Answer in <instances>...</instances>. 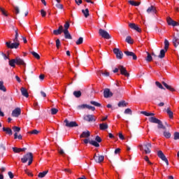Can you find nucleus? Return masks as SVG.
Instances as JSON below:
<instances>
[{
    "instance_id": "nucleus-22",
    "label": "nucleus",
    "mask_w": 179,
    "mask_h": 179,
    "mask_svg": "<svg viewBox=\"0 0 179 179\" xmlns=\"http://www.w3.org/2000/svg\"><path fill=\"white\" fill-rule=\"evenodd\" d=\"M22 94L24 97H29V92H27V90L24 87H21L20 89Z\"/></svg>"
},
{
    "instance_id": "nucleus-36",
    "label": "nucleus",
    "mask_w": 179,
    "mask_h": 179,
    "mask_svg": "<svg viewBox=\"0 0 179 179\" xmlns=\"http://www.w3.org/2000/svg\"><path fill=\"white\" fill-rule=\"evenodd\" d=\"M90 104H92V106H94L95 107H101V104H100V103L95 101H91Z\"/></svg>"
},
{
    "instance_id": "nucleus-56",
    "label": "nucleus",
    "mask_w": 179,
    "mask_h": 179,
    "mask_svg": "<svg viewBox=\"0 0 179 179\" xmlns=\"http://www.w3.org/2000/svg\"><path fill=\"white\" fill-rule=\"evenodd\" d=\"M14 138H15V139H22V135L20 134V135L17 136V133H15Z\"/></svg>"
},
{
    "instance_id": "nucleus-37",
    "label": "nucleus",
    "mask_w": 179,
    "mask_h": 179,
    "mask_svg": "<svg viewBox=\"0 0 179 179\" xmlns=\"http://www.w3.org/2000/svg\"><path fill=\"white\" fill-rule=\"evenodd\" d=\"M0 90L2 92H6V87L3 85V81H0Z\"/></svg>"
},
{
    "instance_id": "nucleus-64",
    "label": "nucleus",
    "mask_w": 179,
    "mask_h": 179,
    "mask_svg": "<svg viewBox=\"0 0 179 179\" xmlns=\"http://www.w3.org/2000/svg\"><path fill=\"white\" fill-rule=\"evenodd\" d=\"M8 176H9V178H10V179H12V178H13V177H15V176H13V173L12 172H10V171H9V172L8 173Z\"/></svg>"
},
{
    "instance_id": "nucleus-23",
    "label": "nucleus",
    "mask_w": 179,
    "mask_h": 179,
    "mask_svg": "<svg viewBox=\"0 0 179 179\" xmlns=\"http://www.w3.org/2000/svg\"><path fill=\"white\" fill-rule=\"evenodd\" d=\"M90 136V131H83L81 135L80 136V138H89Z\"/></svg>"
},
{
    "instance_id": "nucleus-26",
    "label": "nucleus",
    "mask_w": 179,
    "mask_h": 179,
    "mask_svg": "<svg viewBox=\"0 0 179 179\" xmlns=\"http://www.w3.org/2000/svg\"><path fill=\"white\" fill-rule=\"evenodd\" d=\"M157 124H158L157 128L159 129H166V127H164V125H163V122H161V120H158V122H157Z\"/></svg>"
},
{
    "instance_id": "nucleus-39",
    "label": "nucleus",
    "mask_w": 179,
    "mask_h": 179,
    "mask_svg": "<svg viewBox=\"0 0 179 179\" xmlns=\"http://www.w3.org/2000/svg\"><path fill=\"white\" fill-rule=\"evenodd\" d=\"M31 54L34 57V58H36V59H40V55H38L37 52L32 51L31 52Z\"/></svg>"
},
{
    "instance_id": "nucleus-51",
    "label": "nucleus",
    "mask_w": 179,
    "mask_h": 179,
    "mask_svg": "<svg viewBox=\"0 0 179 179\" xmlns=\"http://www.w3.org/2000/svg\"><path fill=\"white\" fill-rule=\"evenodd\" d=\"M126 42L128 43V44H132V38H131V36L126 38Z\"/></svg>"
},
{
    "instance_id": "nucleus-41",
    "label": "nucleus",
    "mask_w": 179,
    "mask_h": 179,
    "mask_svg": "<svg viewBox=\"0 0 179 179\" xmlns=\"http://www.w3.org/2000/svg\"><path fill=\"white\" fill-rule=\"evenodd\" d=\"M83 37H80L78 38V40L76 42V44H77V45H80V44H83Z\"/></svg>"
},
{
    "instance_id": "nucleus-13",
    "label": "nucleus",
    "mask_w": 179,
    "mask_h": 179,
    "mask_svg": "<svg viewBox=\"0 0 179 179\" xmlns=\"http://www.w3.org/2000/svg\"><path fill=\"white\" fill-rule=\"evenodd\" d=\"M129 27L130 29H132L133 30H136V31H138V33H141L142 30L136 25L135 23H129Z\"/></svg>"
},
{
    "instance_id": "nucleus-59",
    "label": "nucleus",
    "mask_w": 179,
    "mask_h": 179,
    "mask_svg": "<svg viewBox=\"0 0 179 179\" xmlns=\"http://www.w3.org/2000/svg\"><path fill=\"white\" fill-rule=\"evenodd\" d=\"M56 8H57V9H64V6L61 3H57Z\"/></svg>"
},
{
    "instance_id": "nucleus-49",
    "label": "nucleus",
    "mask_w": 179,
    "mask_h": 179,
    "mask_svg": "<svg viewBox=\"0 0 179 179\" xmlns=\"http://www.w3.org/2000/svg\"><path fill=\"white\" fill-rule=\"evenodd\" d=\"M155 85L156 86H157V87H159V89H164V87H163V85L159 82V81H156L155 82Z\"/></svg>"
},
{
    "instance_id": "nucleus-21",
    "label": "nucleus",
    "mask_w": 179,
    "mask_h": 179,
    "mask_svg": "<svg viewBox=\"0 0 179 179\" xmlns=\"http://www.w3.org/2000/svg\"><path fill=\"white\" fill-rule=\"evenodd\" d=\"M99 129L101 131H106V129H108V124L107 123L99 124Z\"/></svg>"
},
{
    "instance_id": "nucleus-55",
    "label": "nucleus",
    "mask_w": 179,
    "mask_h": 179,
    "mask_svg": "<svg viewBox=\"0 0 179 179\" xmlns=\"http://www.w3.org/2000/svg\"><path fill=\"white\" fill-rule=\"evenodd\" d=\"M88 110H92V111H94L96 110V108L94 106H89L87 104V108Z\"/></svg>"
},
{
    "instance_id": "nucleus-50",
    "label": "nucleus",
    "mask_w": 179,
    "mask_h": 179,
    "mask_svg": "<svg viewBox=\"0 0 179 179\" xmlns=\"http://www.w3.org/2000/svg\"><path fill=\"white\" fill-rule=\"evenodd\" d=\"M0 10H1L2 15H3L4 16H8V13H6L5 9H3L2 7H0Z\"/></svg>"
},
{
    "instance_id": "nucleus-44",
    "label": "nucleus",
    "mask_w": 179,
    "mask_h": 179,
    "mask_svg": "<svg viewBox=\"0 0 179 179\" xmlns=\"http://www.w3.org/2000/svg\"><path fill=\"white\" fill-rule=\"evenodd\" d=\"M15 38L13 39V41H19V32L17 31V29H15Z\"/></svg>"
},
{
    "instance_id": "nucleus-16",
    "label": "nucleus",
    "mask_w": 179,
    "mask_h": 179,
    "mask_svg": "<svg viewBox=\"0 0 179 179\" xmlns=\"http://www.w3.org/2000/svg\"><path fill=\"white\" fill-rule=\"evenodd\" d=\"M173 44L174 45V47H178V45H179V34H177L176 36H173Z\"/></svg>"
},
{
    "instance_id": "nucleus-1",
    "label": "nucleus",
    "mask_w": 179,
    "mask_h": 179,
    "mask_svg": "<svg viewBox=\"0 0 179 179\" xmlns=\"http://www.w3.org/2000/svg\"><path fill=\"white\" fill-rule=\"evenodd\" d=\"M141 114H143V115H145V117H148V121L152 124H157V122H159V119L156 118L155 117V113H148L146 111H141Z\"/></svg>"
},
{
    "instance_id": "nucleus-5",
    "label": "nucleus",
    "mask_w": 179,
    "mask_h": 179,
    "mask_svg": "<svg viewBox=\"0 0 179 179\" xmlns=\"http://www.w3.org/2000/svg\"><path fill=\"white\" fill-rule=\"evenodd\" d=\"M99 34L101 36V37L106 38V40H110V38H111V35H110L107 31L103 29H99Z\"/></svg>"
},
{
    "instance_id": "nucleus-12",
    "label": "nucleus",
    "mask_w": 179,
    "mask_h": 179,
    "mask_svg": "<svg viewBox=\"0 0 179 179\" xmlns=\"http://www.w3.org/2000/svg\"><path fill=\"white\" fill-rule=\"evenodd\" d=\"M22 114V110H20V108H16L15 110L12 112V117H17L19 115Z\"/></svg>"
},
{
    "instance_id": "nucleus-30",
    "label": "nucleus",
    "mask_w": 179,
    "mask_h": 179,
    "mask_svg": "<svg viewBox=\"0 0 179 179\" xmlns=\"http://www.w3.org/2000/svg\"><path fill=\"white\" fill-rule=\"evenodd\" d=\"M48 173V171H45L43 172H41L38 173V177L39 178H44V176H47Z\"/></svg>"
},
{
    "instance_id": "nucleus-17",
    "label": "nucleus",
    "mask_w": 179,
    "mask_h": 179,
    "mask_svg": "<svg viewBox=\"0 0 179 179\" xmlns=\"http://www.w3.org/2000/svg\"><path fill=\"white\" fill-rule=\"evenodd\" d=\"M147 13L156 14L157 13V10H156V7H155L154 6H151L147 9Z\"/></svg>"
},
{
    "instance_id": "nucleus-24",
    "label": "nucleus",
    "mask_w": 179,
    "mask_h": 179,
    "mask_svg": "<svg viewBox=\"0 0 179 179\" xmlns=\"http://www.w3.org/2000/svg\"><path fill=\"white\" fill-rule=\"evenodd\" d=\"M166 52H167V50L166 49H162L160 50V54L158 56V58H164L166 55Z\"/></svg>"
},
{
    "instance_id": "nucleus-63",
    "label": "nucleus",
    "mask_w": 179,
    "mask_h": 179,
    "mask_svg": "<svg viewBox=\"0 0 179 179\" xmlns=\"http://www.w3.org/2000/svg\"><path fill=\"white\" fill-rule=\"evenodd\" d=\"M95 141H96V142H99L100 143V142H101V138H100V136H96L95 138Z\"/></svg>"
},
{
    "instance_id": "nucleus-28",
    "label": "nucleus",
    "mask_w": 179,
    "mask_h": 179,
    "mask_svg": "<svg viewBox=\"0 0 179 179\" xmlns=\"http://www.w3.org/2000/svg\"><path fill=\"white\" fill-rule=\"evenodd\" d=\"M118 107H127L128 106V103L125 102V101H121L117 103Z\"/></svg>"
},
{
    "instance_id": "nucleus-46",
    "label": "nucleus",
    "mask_w": 179,
    "mask_h": 179,
    "mask_svg": "<svg viewBox=\"0 0 179 179\" xmlns=\"http://www.w3.org/2000/svg\"><path fill=\"white\" fill-rule=\"evenodd\" d=\"M124 114H129V115H132V110L131 108H127L124 110Z\"/></svg>"
},
{
    "instance_id": "nucleus-10",
    "label": "nucleus",
    "mask_w": 179,
    "mask_h": 179,
    "mask_svg": "<svg viewBox=\"0 0 179 179\" xmlns=\"http://www.w3.org/2000/svg\"><path fill=\"white\" fill-rule=\"evenodd\" d=\"M103 96L105 99H108V97H113V92L110 91V89L106 88L103 90Z\"/></svg>"
},
{
    "instance_id": "nucleus-33",
    "label": "nucleus",
    "mask_w": 179,
    "mask_h": 179,
    "mask_svg": "<svg viewBox=\"0 0 179 179\" xmlns=\"http://www.w3.org/2000/svg\"><path fill=\"white\" fill-rule=\"evenodd\" d=\"M73 96L76 97L77 99H79L80 96H82V92L80 91H74L73 93Z\"/></svg>"
},
{
    "instance_id": "nucleus-2",
    "label": "nucleus",
    "mask_w": 179,
    "mask_h": 179,
    "mask_svg": "<svg viewBox=\"0 0 179 179\" xmlns=\"http://www.w3.org/2000/svg\"><path fill=\"white\" fill-rule=\"evenodd\" d=\"M21 161L22 163H27L28 162V166H30L31 163H33V153H27L22 158H21Z\"/></svg>"
},
{
    "instance_id": "nucleus-58",
    "label": "nucleus",
    "mask_w": 179,
    "mask_h": 179,
    "mask_svg": "<svg viewBox=\"0 0 179 179\" xmlns=\"http://www.w3.org/2000/svg\"><path fill=\"white\" fill-rule=\"evenodd\" d=\"M14 9L15 10L16 15H19L20 13V10L19 9V7L17 6H14Z\"/></svg>"
},
{
    "instance_id": "nucleus-4",
    "label": "nucleus",
    "mask_w": 179,
    "mask_h": 179,
    "mask_svg": "<svg viewBox=\"0 0 179 179\" xmlns=\"http://www.w3.org/2000/svg\"><path fill=\"white\" fill-rule=\"evenodd\" d=\"M64 122L65 124V127L67 128H76V127H79L78 122L75 121H69L68 119H66Z\"/></svg>"
},
{
    "instance_id": "nucleus-15",
    "label": "nucleus",
    "mask_w": 179,
    "mask_h": 179,
    "mask_svg": "<svg viewBox=\"0 0 179 179\" xmlns=\"http://www.w3.org/2000/svg\"><path fill=\"white\" fill-rule=\"evenodd\" d=\"M124 54H125V55H127V57H132V58H133V59H134V61H136V59H138V57H136V55H135V53H134V52L124 51Z\"/></svg>"
},
{
    "instance_id": "nucleus-40",
    "label": "nucleus",
    "mask_w": 179,
    "mask_h": 179,
    "mask_svg": "<svg viewBox=\"0 0 179 179\" xmlns=\"http://www.w3.org/2000/svg\"><path fill=\"white\" fill-rule=\"evenodd\" d=\"M169 45H170V43L168 41L167 39L164 40V50H169Z\"/></svg>"
},
{
    "instance_id": "nucleus-34",
    "label": "nucleus",
    "mask_w": 179,
    "mask_h": 179,
    "mask_svg": "<svg viewBox=\"0 0 179 179\" xmlns=\"http://www.w3.org/2000/svg\"><path fill=\"white\" fill-rule=\"evenodd\" d=\"M153 59V57H152V55H150V53L147 52V57L145 59V61H147V62H152Z\"/></svg>"
},
{
    "instance_id": "nucleus-8",
    "label": "nucleus",
    "mask_w": 179,
    "mask_h": 179,
    "mask_svg": "<svg viewBox=\"0 0 179 179\" xmlns=\"http://www.w3.org/2000/svg\"><path fill=\"white\" fill-rule=\"evenodd\" d=\"M113 52L115 55H116V58H117V59H122V57L124 56V54L121 50H120V49L118 48L113 49Z\"/></svg>"
},
{
    "instance_id": "nucleus-60",
    "label": "nucleus",
    "mask_w": 179,
    "mask_h": 179,
    "mask_svg": "<svg viewBox=\"0 0 179 179\" xmlns=\"http://www.w3.org/2000/svg\"><path fill=\"white\" fill-rule=\"evenodd\" d=\"M24 172L26 173V174H27V176H29L30 177H33V173L30 171H29V170L25 169Z\"/></svg>"
},
{
    "instance_id": "nucleus-53",
    "label": "nucleus",
    "mask_w": 179,
    "mask_h": 179,
    "mask_svg": "<svg viewBox=\"0 0 179 179\" xmlns=\"http://www.w3.org/2000/svg\"><path fill=\"white\" fill-rule=\"evenodd\" d=\"M173 139L175 141H178V139H179V132H175L174 133V138Z\"/></svg>"
},
{
    "instance_id": "nucleus-43",
    "label": "nucleus",
    "mask_w": 179,
    "mask_h": 179,
    "mask_svg": "<svg viewBox=\"0 0 179 179\" xmlns=\"http://www.w3.org/2000/svg\"><path fill=\"white\" fill-rule=\"evenodd\" d=\"M13 150L15 153H20V152H22V148H17L16 147H13Z\"/></svg>"
},
{
    "instance_id": "nucleus-47",
    "label": "nucleus",
    "mask_w": 179,
    "mask_h": 179,
    "mask_svg": "<svg viewBox=\"0 0 179 179\" xmlns=\"http://www.w3.org/2000/svg\"><path fill=\"white\" fill-rule=\"evenodd\" d=\"M87 108V104H82L78 106V110H85Z\"/></svg>"
},
{
    "instance_id": "nucleus-20",
    "label": "nucleus",
    "mask_w": 179,
    "mask_h": 179,
    "mask_svg": "<svg viewBox=\"0 0 179 179\" xmlns=\"http://www.w3.org/2000/svg\"><path fill=\"white\" fill-rule=\"evenodd\" d=\"M63 33L64 34L65 38H67L68 40H72V36H71V34H69V30H64Z\"/></svg>"
},
{
    "instance_id": "nucleus-57",
    "label": "nucleus",
    "mask_w": 179,
    "mask_h": 179,
    "mask_svg": "<svg viewBox=\"0 0 179 179\" xmlns=\"http://www.w3.org/2000/svg\"><path fill=\"white\" fill-rule=\"evenodd\" d=\"M61 45V41L59 39L56 40V47L57 48H59V46Z\"/></svg>"
},
{
    "instance_id": "nucleus-7",
    "label": "nucleus",
    "mask_w": 179,
    "mask_h": 179,
    "mask_svg": "<svg viewBox=\"0 0 179 179\" xmlns=\"http://www.w3.org/2000/svg\"><path fill=\"white\" fill-rule=\"evenodd\" d=\"M6 45L8 47V48H18L20 45L19 41H14V43H10V42H6Z\"/></svg>"
},
{
    "instance_id": "nucleus-19",
    "label": "nucleus",
    "mask_w": 179,
    "mask_h": 179,
    "mask_svg": "<svg viewBox=\"0 0 179 179\" xmlns=\"http://www.w3.org/2000/svg\"><path fill=\"white\" fill-rule=\"evenodd\" d=\"M84 120L85 121H88V122H92V121H96L94 120V116L93 115H87L85 117H84Z\"/></svg>"
},
{
    "instance_id": "nucleus-18",
    "label": "nucleus",
    "mask_w": 179,
    "mask_h": 179,
    "mask_svg": "<svg viewBox=\"0 0 179 179\" xmlns=\"http://www.w3.org/2000/svg\"><path fill=\"white\" fill-rule=\"evenodd\" d=\"M15 59L17 65H22V66H26V63L24 62V60H23V59L16 57Z\"/></svg>"
},
{
    "instance_id": "nucleus-6",
    "label": "nucleus",
    "mask_w": 179,
    "mask_h": 179,
    "mask_svg": "<svg viewBox=\"0 0 179 179\" xmlns=\"http://www.w3.org/2000/svg\"><path fill=\"white\" fill-rule=\"evenodd\" d=\"M157 156L161 159L163 162H165L166 166H169V160L166 157V155H164V153H163V151L159 150L157 152Z\"/></svg>"
},
{
    "instance_id": "nucleus-61",
    "label": "nucleus",
    "mask_w": 179,
    "mask_h": 179,
    "mask_svg": "<svg viewBox=\"0 0 179 179\" xmlns=\"http://www.w3.org/2000/svg\"><path fill=\"white\" fill-rule=\"evenodd\" d=\"M41 15L42 17H45V15H47V13L44 10H41Z\"/></svg>"
},
{
    "instance_id": "nucleus-32",
    "label": "nucleus",
    "mask_w": 179,
    "mask_h": 179,
    "mask_svg": "<svg viewBox=\"0 0 179 179\" xmlns=\"http://www.w3.org/2000/svg\"><path fill=\"white\" fill-rule=\"evenodd\" d=\"M82 13H83L85 17H89V15H90L89 13V8H86L85 10H82Z\"/></svg>"
},
{
    "instance_id": "nucleus-38",
    "label": "nucleus",
    "mask_w": 179,
    "mask_h": 179,
    "mask_svg": "<svg viewBox=\"0 0 179 179\" xmlns=\"http://www.w3.org/2000/svg\"><path fill=\"white\" fill-rule=\"evenodd\" d=\"M166 113H167L168 115L169 116V118H173V111H171V110H170V108H168L166 109Z\"/></svg>"
},
{
    "instance_id": "nucleus-11",
    "label": "nucleus",
    "mask_w": 179,
    "mask_h": 179,
    "mask_svg": "<svg viewBox=\"0 0 179 179\" xmlns=\"http://www.w3.org/2000/svg\"><path fill=\"white\" fill-rule=\"evenodd\" d=\"M119 71H120L121 75H124V76H129V73L127 71V69L123 66H119Z\"/></svg>"
},
{
    "instance_id": "nucleus-27",
    "label": "nucleus",
    "mask_w": 179,
    "mask_h": 179,
    "mask_svg": "<svg viewBox=\"0 0 179 179\" xmlns=\"http://www.w3.org/2000/svg\"><path fill=\"white\" fill-rule=\"evenodd\" d=\"M128 2L132 6H139L141 5V2H136V1H134V0H129Z\"/></svg>"
},
{
    "instance_id": "nucleus-25",
    "label": "nucleus",
    "mask_w": 179,
    "mask_h": 179,
    "mask_svg": "<svg viewBox=\"0 0 179 179\" xmlns=\"http://www.w3.org/2000/svg\"><path fill=\"white\" fill-rule=\"evenodd\" d=\"M162 84L168 90H170L171 92H176V90L173 88L171 86L167 85V83L163 82Z\"/></svg>"
},
{
    "instance_id": "nucleus-62",
    "label": "nucleus",
    "mask_w": 179,
    "mask_h": 179,
    "mask_svg": "<svg viewBox=\"0 0 179 179\" xmlns=\"http://www.w3.org/2000/svg\"><path fill=\"white\" fill-rule=\"evenodd\" d=\"M100 73H101V75H104V76H110V73L107 71H105V72L100 71Z\"/></svg>"
},
{
    "instance_id": "nucleus-48",
    "label": "nucleus",
    "mask_w": 179,
    "mask_h": 179,
    "mask_svg": "<svg viewBox=\"0 0 179 179\" xmlns=\"http://www.w3.org/2000/svg\"><path fill=\"white\" fill-rule=\"evenodd\" d=\"M13 129L15 134H17V132H20V127L15 126L13 127Z\"/></svg>"
},
{
    "instance_id": "nucleus-14",
    "label": "nucleus",
    "mask_w": 179,
    "mask_h": 179,
    "mask_svg": "<svg viewBox=\"0 0 179 179\" xmlns=\"http://www.w3.org/2000/svg\"><path fill=\"white\" fill-rule=\"evenodd\" d=\"M62 32H64V27L62 25H60L58 29H55L53 31V34H55V36H58L59 34H62Z\"/></svg>"
},
{
    "instance_id": "nucleus-9",
    "label": "nucleus",
    "mask_w": 179,
    "mask_h": 179,
    "mask_svg": "<svg viewBox=\"0 0 179 179\" xmlns=\"http://www.w3.org/2000/svg\"><path fill=\"white\" fill-rule=\"evenodd\" d=\"M94 160H95L96 163H101L104 162V156L99 155L98 156L95 154L94 156Z\"/></svg>"
},
{
    "instance_id": "nucleus-52",
    "label": "nucleus",
    "mask_w": 179,
    "mask_h": 179,
    "mask_svg": "<svg viewBox=\"0 0 179 179\" xmlns=\"http://www.w3.org/2000/svg\"><path fill=\"white\" fill-rule=\"evenodd\" d=\"M70 26H71V24H69V22H66V23L64 24V30H68V29H69Z\"/></svg>"
},
{
    "instance_id": "nucleus-54",
    "label": "nucleus",
    "mask_w": 179,
    "mask_h": 179,
    "mask_svg": "<svg viewBox=\"0 0 179 179\" xmlns=\"http://www.w3.org/2000/svg\"><path fill=\"white\" fill-rule=\"evenodd\" d=\"M40 133V131H38V130L36 129H34L31 131L29 132V134H31L32 135H37Z\"/></svg>"
},
{
    "instance_id": "nucleus-42",
    "label": "nucleus",
    "mask_w": 179,
    "mask_h": 179,
    "mask_svg": "<svg viewBox=\"0 0 179 179\" xmlns=\"http://www.w3.org/2000/svg\"><path fill=\"white\" fill-rule=\"evenodd\" d=\"M164 136L169 139V138H171V134H170L169 131H164Z\"/></svg>"
},
{
    "instance_id": "nucleus-29",
    "label": "nucleus",
    "mask_w": 179,
    "mask_h": 179,
    "mask_svg": "<svg viewBox=\"0 0 179 179\" xmlns=\"http://www.w3.org/2000/svg\"><path fill=\"white\" fill-rule=\"evenodd\" d=\"M3 131L8 134V135H12V129L9 127H3Z\"/></svg>"
},
{
    "instance_id": "nucleus-35",
    "label": "nucleus",
    "mask_w": 179,
    "mask_h": 179,
    "mask_svg": "<svg viewBox=\"0 0 179 179\" xmlns=\"http://www.w3.org/2000/svg\"><path fill=\"white\" fill-rule=\"evenodd\" d=\"M16 64V59H13L11 60H9V65L10 66H12L13 68H15Z\"/></svg>"
},
{
    "instance_id": "nucleus-45",
    "label": "nucleus",
    "mask_w": 179,
    "mask_h": 179,
    "mask_svg": "<svg viewBox=\"0 0 179 179\" xmlns=\"http://www.w3.org/2000/svg\"><path fill=\"white\" fill-rule=\"evenodd\" d=\"M57 113H58V109H57L55 108H52L51 109V114H52V115H55V114H57Z\"/></svg>"
},
{
    "instance_id": "nucleus-3",
    "label": "nucleus",
    "mask_w": 179,
    "mask_h": 179,
    "mask_svg": "<svg viewBox=\"0 0 179 179\" xmlns=\"http://www.w3.org/2000/svg\"><path fill=\"white\" fill-rule=\"evenodd\" d=\"M152 148V143L145 142L143 145H140L141 150H143L145 155H149L151 152L150 149Z\"/></svg>"
},
{
    "instance_id": "nucleus-31",
    "label": "nucleus",
    "mask_w": 179,
    "mask_h": 179,
    "mask_svg": "<svg viewBox=\"0 0 179 179\" xmlns=\"http://www.w3.org/2000/svg\"><path fill=\"white\" fill-rule=\"evenodd\" d=\"M90 145H92V146H95V148H99L100 146V144L97 143L96 141H89Z\"/></svg>"
}]
</instances>
